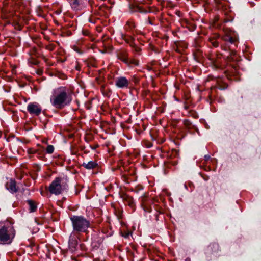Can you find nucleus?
<instances>
[{"label": "nucleus", "instance_id": "nucleus-27", "mask_svg": "<svg viewBox=\"0 0 261 261\" xmlns=\"http://www.w3.org/2000/svg\"><path fill=\"white\" fill-rule=\"evenodd\" d=\"M210 158H211V156H210V155H205L204 156V160H205V161H208Z\"/></svg>", "mask_w": 261, "mask_h": 261}, {"label": "nucleus", "instance_id": "nucleus-8", "mask_svg": "<svg viewBox=\"0 0 261 261\" xmlns=\"http://www.w3.org/2000/svg\"><path fill=\"white\" fill-rule=\"evenodd\" d=\"M6 188L11 193H15L18 191L16 182L15 180L10 179L6 184Z\"/></svg>", "mask_w": 261, "mask_h": 261}, {"label": "nucleus", "instance_id": "nucleus-18", "mask_svg": "<svg viewBox=\"0 0 261 261\" xmlns=\"http://www.w3.org/2000/svg\"><path fill=\"white\" fill-rule=\"evenodd\" d=\"M135 27V25L134 22L131 20H128L126 22V24L125 26V29L127 31L131 30Z\"/></svg>", "mask_w": 261, "mask_h": 261}, {"label": "nucleus", "instance_id": "nucleus-7", "mask_svg": "<svg viewBox=\"0 0 261 261\" xmlns=\"http://www.w3.org/2000/svg\"><path fill=\"white\" fill-rule=\"evenodd\" d=\"M129 82L125 77H119L117 79L115 85L117 87L123 88H127L129 86Z\"/></svg>", "mask_w": 261, "mask_h": 261}, {"label": "nucleus", "instance_id": "nucleus-39", "mask_svg": "<svg viewBox=\"0 0 261 261\" xmlns=\"http://www.w3.org/2000/svg\"><path fill=\"white\" fill-rule=\"evenodd\" d=\"M57 13L60 14V12H59V11H57Z\"/></svg>", "mask_w": 261, "mask_h": 261}, {"label": "nucleus", "instance_id": "nucleus-30", "mask_svg": "<svg viewBox=\"0 0 261 261\" xmlns=\"http://www.w3.org/2000/svg\"><path fill=\"white\" fill-rule=\"evenodd\" d=\"M228 37H230V36H226V37L224 38V39L225 41H229Z\"/></svg>", "mask_w": 261, "mask_h": 261}, {"label": "nucleus", "instance_id": "nucleus-15", "mask_svg": "<svg viewBox=\"0 0 261 261\" xmlns=\"http://www.w3.org/2000/svg\"><path fill=\"white\" fill-rule=\"evenodd\" d=\"M28 204L29 205V210L30 212H34L37 210V205L35 202L32 200H28L27 201Z\"/></svg>", "mask_w": 261, "mask_h": 261}, {"label": "nucleus", "instance_id": "nucleus-32", "mask_svg": "<svg viewBox=\"0 0 261 261\" xmlns=\"http://www.w3.org/2000/svg\"><path fill=\"white\" fill-rule=\"evenodd\" d=\"M144 210H145V211H147V212H150V209H149V208H147V207H145V208H144Z\"/></svg>", "mask_w": 261, "mask_h": 261}, {"label": "nucleus", "instance_id": "nucleus-31", "mask_svg": "<svg viewBox=\"0 0 261 261\" xmlns=\"http://www.w3.org/2000/svg\"><path fill=\"white\" fill-rule=\"evenodd\" d=\"M228 37H230V36H226V37L224 38V39L225 41H229Z\"/></svg>", "mask_w": 261, "mask_h": 261}, {"label": "nucleus", "instance_id": "nucleus-36", "mask_svg": "<svg viewBox=\"0 0 261 261\" xmlns=\"http://www.w3.org/2000/svg\"><path fill=\"white\" fill-rule=\"evenodd\" d=\"M125 225V223H121V226H122V227H123V226H124Z\"/></svg>", "mask_w": 261, "mask_h": 261}, {"label": "nucleus", "instance_id": "nucleus-10", "mask_svg": "<svg viewBox=\"0 0 261 261\" xmlns=\"http://www.w3.org/2000/svg\"><path fill=\"white\" fill-rule=\"evenodd\" d=\"M129 8L130 11L132 12H138L139 13H143L147 12L146 10H144L141 7L135 4H130Z\"/></svg>", "mask_w": 261, "mask_h": 261}, {"label": "nucleus", "instance_id": "nucleus-6", "mask_svg": "<svg viewBox=\"0 0 261 261\" xmlns=\"http://www.w3.org/2000/svg\"><path fill=\"white\" fill-rule=\"evenodd\" d=\"M28 112L31 114L38 116L41 112V108L39 104L36 102L31 103L27 107Z\"/></svg>", "mask_w": 261, "mask_h": 261}, {"label": "nucleus", "instance_id": "nucleus-37", "mask_svg": "<svg viewBox=\"0 0 261 261\" xmlns=\"http://www.w3.org/2000/svg\"><path fill=\"white\" fill-rule=\"evenodd\" d=\"M157 211L158 212V210ZM159 214H161L163 213L162 211H159Z\"/></svg>", "mask_w": 261, "mask_h": 261}, {"label": "nucleus", "instance_id": "nucleus-11", "mask_svg": "<svg viewBox=\"0 0 261 261\" xmlns=\"http://www.w3.org/2000/svg\"><path fill=\"white\" fill-rule=\"evenodd\" d=\"M14 222L12 220H7L0 222V228H13Z\"/></svg>", "mask_w": 261, "mask_h": 261}, {"label": "nucleus", "instance_id": "nucleus-14", "mask_svg": "<svg viewBox=\"0 0 261 261\" xmlns=\"http://www.w3.org/2000/svg\"><path fill=\"white\" fill-rule=\"evenodd\" d=\"M121 198L126 204H128L130 206H133V200L132 197L126 194H124L121 195Z\"/></svg>", "mask_w": 261, "mask_h": 261}, {"label": "nucleus", "instance_id": "nucleus-9", "mask_svg": "<svg viewBox=\"0 0 261 261\" xmlns=\"http://www.w3.org/2000/svg\"><path fill=\"white\" fill-rule=\"evenodd\" d=\"M117 57L125 63H128V53L125 50H120L117 53Z\"/></svg>", "mask_w": 261, "mask_h": 261}, {"label": "nucleus", "instance_id": "nucleus-22", "mask_svg": "<svg viewBox=\"0 0 261 261\" xmlns=\"http://www.w3.org/2000/svg\"><path fill=\"white\" fill-rule=\"evenodd\" d=\"M54 151V147L53 145H48L46 148V152L48 153L51 154Z\"/></svg>", "mask_w": 261, "mask_h": 261}, {"label": "nucleus", "instance_id": "nucleus-16", "mask_svg": "<svg viewBox=\"0 0 261 261\" xmlns=\"http://www.w3.org/2000/svg\"><path fill=\"white\" fill-rule=\"evenodd\" d=\"M132 233V231H129L128 229H120V234L125 238H128Z\"/></svg>", "mask_w": 261, "mask_h": 261}, {"label": "nucleus", "instance_id": "nucleus-13", "mask_svg": "<svg viewBox=\"0 0 261 261\" xmlns=\"http://www.w3.org/2000/svg\"><path fill=\"white\" fill-rule=\"evenodd\" d=\"M82 166L87 169H92L96 167L98 164L94 161L84 162Z\"/></svg>", "mask_w": 261, "mask_h": 261}, {"label": "nucleus", "instance_id": "nucleus-34", "mask_svg": "<svg viewBox=\"0 0 261 261\" xmlns=\"http://www.w3.org/2000/svg\"><path fill=\"white\" fill-rule=\"evenodd\" d=\"M148 22H149V23L150 24H152V23L151 21L150 20V18H148Z\"/></svg>", "mask_w": 261, "mask_h": 261}, {"label": "nucleus", "instance_id": "nucleus-19", "mask_svg": "<svg viewBox=\"0 0 261 261\" xmlns=\"http://www.w3.org/2000/svg\"><path fill=\"white\" fill-rule=\"evenodd\" d=\"M128 63H125L128 66H137L139 64V62L137 60L135 59H129L128 58Z\"/></svg>", "mask_w": 261, "mask_h": 261}, {"label": "nucleus", "instance_id": "nucleus-1", "mask_svg": "<svg viewBox=\"0 0 261 261\" xmlns=\"http://www.w3.org/2000/svg\"><path fill=\"white\" fill-rule=\"evenodd\" d=\"M50 101L55 108L62 109L70 103L72 95L68 89L61 87L53 91Z\"/></svg>", "mask_w": 261, "mask_h": 261}, {"label": "nucleus", "instance_id": "nucleus-5", "mask_svg": "<svg viewBox=\"0 0 261 261\" xmlns=\"http://www.w3.org/2000/svg\"><path fill=\"white\" fill-rule=\"evenodd\" d=\"M14 236L11 229H0V241L3 244H10Z\"/></svg>", "mask_w": 261, "mask_h": 261}, {"label": "nucleus", "instance_id": "nucleus-4", "mask_svg": "<svg viewBox=\"0 0 261 261\" xmlns=\"http://www.w3.org/2000/svg\"><path fill=\"white\" fill-rule=\"evenodd\" d=\"M82 229H73V231L70 234L69 240V249L71 253L74 252L77 249L78 242L77 239L80 232ZM84 232H87V229H83Z\"/></svg>", "mask_w": 261, "mask_h": 261}, {"label": "nucleus", "instance_id": "nucleus-28", "mask_svg": "<svg viewBox=\"0 0 261 261\" xmlns=\"http://www.w3.org/2000/svg\"><path fill=\"white\" fill-rule=\"evenodd\" d=\"M133 47L135 48V51H136V52H139V51H140V49L139 47L135 46V44H134V47Z\"/></svg>", "mask_w": 261, "mask_h": 261}, {"label": "nucleus", "instance_id": "nucleus-35", "mask_svg": "<svg viewBox=\"0 0 261 261\" xmlns=\"http://www.w3.org/2000/svg\"><path fill=\"white\" fill-rule=\"evenodd\" d=\"M155 219H156V220H158V214H156V215H155Z\"/></svg>", "mask_w": 261, "mask_h": 261}, {"label": "nucleus", "instance_id": "nucleus-20", "mask_svg": "<svg viewBox=\"0 0 261 261\" xmlns=\"http://www.w3.org/2000/svg\"><path fill=\"white\" fill-rule=\"evenodd\" d=\"M208 248L212 252L216 251L218 249V245L216 243L211 244L208 246Z\"/></svg>", "mask_w": 261, "mask_h": 261}, {"label": "nucleus", "instance_id": "nucleus-23", "mask_svg": "<svg viewBox=\"0 0 261 261\" xmlns=\"http://www.w3.org/2000/svg\"><path fill=\"white\" fill-rule=\"evenodd\" d=\"M228 87V85L225 83H219L218 87L220 90H224Z\"/></svg>", "mask_w": 261, "mask_h": 261}, {"label": "nucleus", "instance_id": "nucleus-2", "mask_svg": "<svg viewBox=\"0 0 261 261\" xmlns=\"http://www.w3.org/2000/svg\"><path fill=\"white\" fill-rule=\"evenodd\" d=\"M73 228L91 227L89 220L82 216L73 215L70 217Z\"/></svg>", "mask_w": 261, "mask_h": 261}, {"label": "nucleus", "instance_id": "nucleus-12", "mask_svg": "<svg viewBox=\"0 0 261 261\" xmlns=\"http://www.w3.org/2000/svg\"><path fill=\"white\" fill-rule=\"evenodd\" d=\"M121 37L127 44H129L131 47H134V38L132 36L121 33Z\"/></svg>", "mask_w": 261, "mask_h": 261}, {"label": "nucleus", "instance_id": "nucleus-33", "mask_svg": "<svg viewBox=\"0 0 261 261\" xmlns=\"http://www.w3.org/2000/svg\"><path fill=\"white\" fill-rule=\"evenodd\" d=\"M74 50H75L76 51L79 53H81L79 51V49L78 48L76 47H74Z\"/></svg>", "mask_w": 261, "mask_h": 261}, {"label": "nucleus", "instance_id": "nucleus-3", "mask_svg": "<svg viewBox=\"0 0 261 261\" xmlns=\"http://www.w3.org/2000/svg\"><path fill=\"white\" fill-rule=\"evenodd\" d=\"M62 179L61 178L57 177L50 184L48 190L51 194L56 195L60 194L63 190L66 189L65 185L61 184Z\"/></svg>", "mask_w": 261, "mask_h": 261}, {"label": "nucleus", "instance_id": "nucleus-21", "mask_svg": "<svg viewBox=\"0 0 261 261\" xmlns=\"http://www.w3.org/2000/svg\"><path fill=\"white\" fill-rule=\"evenodd\" d=\"M209 41L214 47H217L218 46V42L214 38H210Z\"/></svg>", "mask_w": 261, "mask_h": 261}, {"label": "nucleus", "instance_id": "nucleus-25", "mask_svg": "<svg viewBox=\"0 0 261 261\" xmlns=\"http://www.w3.org/2000/svg\"><path fill=\"white\" fill-rule=\"evenodd\" d=\"M184 123L185 125L187 127H189L190 126V125H191V123L190 122V121H189L188 120H185L184 121Z\"/></svg>", "mask_w": 261, "mask_h": 261}, {"label": "nucleus", "instance_id": "nucleus-17", "mask_svg": "<svg viewBox=\"0 0 261 261\" xmlns=\"http://www.w3.org/2000/svg\"><path fill=\"white\" fill-rule=\"evenodd\" d=\"M71 7L74 9L77 10L79 8V3L78 0H69Z\"/></svg>", "mask_w": 261, "mask_h": 261}, {"label": "nucleus", "instance_id": "nucleus-40", "mask_svg": "<svg viewBox=\"0 0 261 261\" xmlns=\"http://www.w3.org/2000/svg\"><path fill=\"white\" fill-rule=\"evenodd\" d=\"M57 13L60 14V12H59V11H57Z\"/></svg>", "mask_w": 261, "mask_h": 261}, {"label": "nucleus", "instance_id": "nucleus-24", "mask_svg": "<svg viewBox=\"0 0 261 261\" xmlns=\"http://www.w3.org/2000/svg\"><path fill=\"white\" fill-rule=\"evenodd\" d=\"M30 62L31 63V64L34 65H37L39 63V61L34 59L33 58H31V59L30 60Z\"/></svg>", "mask_w": 261, "mask_h": 261}, {"label": "nucleus", "instance_id": "nucleus-26", "mask_svg": "<svg viewBox=\"0 0 261 261\" xmlns=\"http://www.w3.org/2000/svg\"><path fill=\"white\" fill-rule=\"evenodd\" d=\"M228 39H229V42H230L231 43H233L236 41V39L232 37H228Z\"/></svg>", "mask_w": 261, "mask_h": 261}, {"label": "nucleus", "instance_id": "nucleus-29", "mask_svg": "<svg viewBox=\"0 0 261 261\" xmlns=\"http://www.w3.org/2000/svg\"><path fill=\"white\" fill-rule=\"evenodd\" d=\"M47 49L49 50H53L54 49V47L52 46H49L47 47Z\"/></svg>", "mask_w": 261, "mask_h": 261}, {"label": "nucleus", "instance_id": "nucleus-38", "mask_svg": "<svg viewBox=\"0 0 261 261\" xmlns=\"http://www.w3.org/2000/svg\"><path fill=\"white\" fill-rule=\"evenodd\" d=\"M76 68L77 70H79V67H76Z\"/></svg>", "mask_w": 261, "mask_h": 261}]
</instances>
